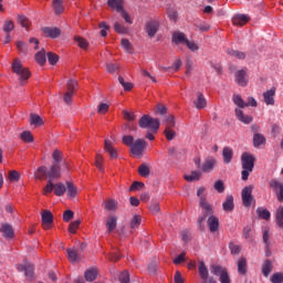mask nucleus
<instances>
[{
    "label": "nucleus",
    "instance_id": "nucleus-44",
    "mask_svg": "<svg viewBox=\"0 0 283 283\" xmlns=\"http://www.w3.org/2000/svg\"><path fill=\"white\" fill-rule=\"evenodd\" d=\"M238 271L240 275H247V259L241 258L238 261Z\"/></svg>",
    "mask_w": 283,
    "mask_h": 283
},
{
    "label": "nucleus",
    "instance_id": "nucleus-16",
    "mask_svg": "<svg viewBox=\"0 0 283 283\" xmlns=\"http://www.w3.org/2000/svg\"><path fill=\"white\" fill-rule=\"evenodd\" d=\"M210 233H216L220 229V219L216 216H210L207 220Z\"/></svg>",
    "mask_w": 283,
    "mask_h": 283
},
{
    "label": "nucleus",
    "instance_id": "nucleus-29",
    "mask_svg": "<svg viewBox=\"0 0 283 283\" xmlns=\"http://www.w3.org/2000/svg\"><path fill=\"white\" fill-rule=\"evenodd\" d=\"M222 156L224 165H229L231 160H233V149L230 147H224L222 150Z\"/></svg>",
    "mask_w": 283,
    "mask_h": 283
},
{
    "label": "nucleus",
    "instance_id": "nucleus-3",
    "mask_svg": "<svg viewBox=\"0 0 283 283\" xmlns=\"http://www.w3.org/2000/svg\"><path fill=\"white\" fill-rule=\"evenodd\" d=\"M139 127L142 129H150L153 134H157L158 129H160V120L158 118H153L149 115H144L139 119Z\"/></svg>",
    "mask_w": 283,
    "mask_h": 283
},
{
    "label": "nucleus",
    "instance_id": "nucleus-37",
    "mask_svg": "<svg viewBox=\"0 0 283 283\" xmlns=\"http://www.w3.org/2000/svg\"><path fill=\"white\" fill-rule=\"evenodd\" d=\"M30 125H34V127H41L44 125L43 118L36 114L30 115Z\"/></svg>",
    "mask_w": 283,
    "mask_h": 283
},
{
    "label": "nucleus",
    "instance_id": "nucleus-21",
    "mask_svg": "<svg viewBox=\"0 0 283 283\" xmlns=\"http://www.w3.org/2000/svg\"><path fill=\"white\" fill-rule=\"evenodd\" d=\"M107 6L111 10L122 12L125 6V0H107Z\"/></svg>",
    "mask_w": 283,
    "mask_h": 283
},
{
    "label": "nucleus",
    "instance_id": "nucleus-59",
    "mask_svg": "<svg viewBox=\"0 0 283 283\" xmlns=\"http://www.w3.org/2000/svg\"><path fill=\"white\" fill-rule=\"evenodd\" d=\"M114 30L117 34H127V28L118 22H115Z\"/></svg>",
    "mask_w": 283,
    "mask_h": 283
},
{
    "label": "nucleus",
    "instance_id": "nucleus-5",
    "mask_svg": "<svg viewBox=\"0 0 283 283\" xmlns=\"http://www.w3.org/2000/svg\"><path fill=\"white\" fill-rule=\"evenodd\" d=\"M147 148V142L145 139H137L134 142V144L130 146V154L135 158H140L143 156V151Z\"/></svg>",
    "mask_w": 283,
    "mask_h": 283
},
{
    "label": "nucleus",
    "instance_id": "nucleus-8",
    "mask_svg": "<svg viewBox=\"0 0 283 283\" xmlns=\"http://www.w3.org/2000/svg\"><path fill=\"white\" fill-rule=\"evenodd\" d=\"M242 169H248V171H253L255 167V157L249 153H243L241 156Z\"/></svg>",
    "mask_w": 283,
    "mask_h": 283
},
{
    "label": "nucleus",
    "instance_id": "nucleus-35",
    "mask_svg": "<svg viewBox=\"0 0 283 283\" xmlns=\"http://www.w3.org/2000/svg\"><path fill=\"white\" fill-rule=\"evenodd\" d=\"M216 167V159H206L201 166V170L207 174Z\"/></svg>",
    "mask_w": 283,
    "mask_h": 283
},
{
    "label": "nucleus",
    "instance_id": "nucleus-63",
    "mask_svg": "<svg viewBox=\"0 0 283 283\" xmlns=\"http://www.w3.org/2000/svg\"><path fill=\"white\" fill-rule=\"evenodd\" d=\"M81 226V220H75L69 226V233H76V229Z\"/></svg>",
    "mask_w": 283,
    "mask_h": 283
},
{
    "label": "nucleus",
    "instance_id": "nucleus-39",
    "mask_svg": "<svg viewBox=\"0 0 283 283\" xmlns=\"http://www.w3.org/2000/svg\"><path fill=\"white\" fill-rule=\"evenodd\" d=\"M52 8L55 14H63L65 10L63 8V0H53Z\"/></svg>",
    "mask_w": 283,
    "mask_h": 283
},
{
    "label": "nucleus",
    "instance_id": "nucleus-46",
    "mask_svg": "<svg viewBox=\"0 0 283 283\" xmlns=\"http://www.w3.org/2000/svg\"><path fill=\"white\" fill-rule=\"evenodd\" d=\"M21 140L23 143H34V137L32 136V133L30 130H24L20 134Z\"/></svg>",
    "mask_w": 283,
    "mask_h": 283
},
{
    "label": "nucleus",
    "instance_id": "nucleus-2",
    "mask_svg": "<svg viewBox=\"0 0 283 283\" xmlns=\"http://www.w3.org/2000/svg\"><path fill=\"white\" fill-rule=\"evenodd\" d=\"M11 70L13 74H17L19 77L20 84L25 85V81L30 78L31 73L28 67H23V64L21 63V60L15 59L13 63L11 64Z\"/></svg>",
    "mask_w": 283,
    "mask_h": 283
},
{
    "label": "nucleus",
    "instance_id": "nucleus-7",
    "mask_svg": "<svg viewBox=\"0 0 283 283\" xmlns=\"http://www.w3.org/2000/svg\"><path fill=\"white\" fill-rule=\"evenodd\" d=\"M243 207H251L253 202V186H247L241 191Z\"/></svg>",
    "mask_w": 283,
    "mask_h": 283
},
{
    "label": "nucleus",
    "instance_id": "nucleus-15",
    "mask_svg": "<svg viewBox=\"0 0 283 283\" xmlns=\"http://www.w3.org/2000/svg\"><path fill=\"white\" fill-rule=\"evenodd\" d=\"M0 233L3 234V238H6V240H12V238H14V229L9 223L1 224Z\"/></svg>",
    "mask_w": 283,
    "mask_h": 283
},
{
    "label": "nucleus",
    "instance_id": "nucleus-64",
    "mask_svg": "<svg viewBox=\"0 0 283 283\" xmlns=\"http://www.w3.org/2000/svg\"><path fill=\"white\" fill-rule=\"evenodd\" d=\"M118 280L120 283H129V272L127 271L120 272Z\"/></svg>",
    "mask_w": 283,
    "mask_h": 283
},
{
    "label": "nucleus",
    "instance_id": "nucleus-4",
    "mask_svg": "<svg viewBox=\"0 0 283 283\" xmlns=\"http://www.w3.org/2000/svg\"><path fill=\"white\" fill-rule=\"evenodd\" d=\"M78 90V82L75 80H69L66 83V92L64 94L63 101L66 105H72V96Z\"/></svg>",
    "mask_w": 283,
    "mask_h": 283
},
{
    "label": "nucleus",
    "instance_id": "nucleus-9",
    "mask_svg": "<svg viewBox=\"0 0 283 283\" xmlns=\"http://www.w3.org/2000/svg\"><path fill=\"white\" fill-rule=\"evenodd\" d=\"M18 271L19 273H24L27 280H34V265L32 263L24 262L18 265Z\"/></svg>",
    "mask_w": 283,
    "mask_h": 283
},
{
    "label": "nucleus",
    "instance_id": "nucleus-13",
    "mask_svg": "<svg viewBox=\"0 0 283 283\" xmlns=\"http://www.w3.org/2000/svg\"><path fill=\"white\" fill-rule=\"evenodd\" d=\"M160 24L156 20H150L146 23V32L149 39H154V36H156V33L158 32Z\"/></svg>",
    "mask_w": 283,
    "mask_h": 283
},
{
    "label": "nucleus",
    "instance_id": "nucleus-49",
    "mask_svg": "<svg viewBox=\"0 0 283 283\" xmlns=\"http://www.w3.org/2000/svg\"><path fill=\"white\" fill-rule=\"evenodd\" d=\"M118 82L122 84L125 92H132V90H134V84L132 82H125V78H123V76L118 77Z\"/></svg>",
    "mask_w": 283,
    "mask_h": 283
},
{
    "label": "nucleus",
    "instance_id": "nucleus-60",
    "mask_svg": "<svg viewBox=\"0 0 283 283\" xmlns=\"http://www.w3.org/2000/svg\"><path fill=\"white\" fill-rule=\"evenodd\" d=\"M95 166L97 167L98 171H104L103 168V155L97 154L95 157Z\"/></svg>",
    "mask_w": 283,
    "mask_h": 283
},
{
    "label": "nucleus",
    "instance_id": "nucleus-61",
    "mask_svg": "<svg viewBox=\"0 0 283 283\" xmlns=\"http://www.w3.org/2000/svg\"><path fill=\"white\" fill-rule=\"evenodd\" d=\"M118 207V203H116L115 200H108L105 203V209H107V211H116V208Z\"/></svg>",
    "mask_w": 283,
    "mask_h": 283
},
{
    "label": "nucleus",
    "instance_id": "nucleus-32",
    "mask_svg": "<svg viewBox=\"0 0 283 283\" xmlns=\"http://www.w3.org/2000/svg\"><path fill=\"white\" fill-rule=\"evenodd\" d=\"M86 282H94L98 277V271L96 269L86 270L84 273Z\"/></svg>",
    "mask_w": 283,
    "mask_h": 283
},
{
    "label": "nucleus",
    "instance_id": "nucleus-6",
    "mask_svg": "<svg viewBox=\"0 0 283 283\" xmlns=\"http://www.w3.org/2000/svg\"><path fill=\"white\" fill-rule=\"evenodd\" d=\"M199 276L201 279V283H218L213 276H209V269L203 261H199Z\"/></svg>",
    "mask_w": 283,
    "mask_h": 283
},
{
    "label": "nucleus",
    "instance_id": "nucleus-30",
    "mask_svg": "<svg viewBox=\"0 0 283 283\" xmlns=\"http://www.w3.org/2000/svg\"><path fill=\"white\" fill-rule=\"evenodd\" d=\"M226 52L227 54H229V56H232L233 59H239L240 61H244V59H247V53L238 50L227 49Z\"/></svg>",
    "mask_w": 283,
    "mask_h": 283
},
{
    "label": "nucleus",
    "instance_id": "nucleus-62",
    "mask_svg": "<svg viewBox=\"0 0 283 283\" xmlns=\"http://www.w3.org/2000/svg\"><path fill=\"white\" fill-rule=\"evenodd\" d=\"M164 134H165L167 140H174L176 138V130H174L171 128H166L164 130Z\"/></svg>",
    "mask_w": 283,
    "mask_h": 283
},
{
    "label": "nucleus",
    "instance_id": "nucleus-45",
    "mask_svg": "<svg viewBox=\"0 0 283 283\" xmlns=\"http://www.w3.org/2000/svg\"><path fill=\"white\" fill-rule=\"evenodd\" d=\"M201 176H202V172L195 170V171H191L190 175H186L185 180H187L188 182H193L195 180H200Z\"/></svg>",
    "mask_w": 283,
    "mask_h": 283
},
{
    "label": "nucleus",
    "instance_id": "nucleus-52",
    "mask_svg": "<svg viewBox=\"0 0 283 283\" xmlns=\"http://www.w3.org/2000/svg\"><path fill=\"white\" fill-rule=\"evenodd\" d=\"M196 30H200L201 32H209L211 30V25L207 22L195 23Z\"/></svg>",
    "mask_w": 283,
    "mask_h": 283
},
{
    "label": "nucleus",
    "instance_id": "nucleus-38",
    "mask_svg": "<svg viewBox=\"0 0 283 283\" xmlns=\"http://www.w3.org/2000/svg\"><path fill=\"white\" fill-rule=\"evenodd\" d=\"M53 191L55 196L61 197L65 195V191H67V188L65 187V185H63V182H57V184H54Z\"/></svg>",
    "mask_w": 283,
    "mask_h": 283
},
{
    "label": "nucleus",
    "instance_id": "nucleus-33",
    "mask_svg": "<svg viewBox=\"0 0 283 283\" xmlns=\"http://www.w3.org/2000/svg\"><path fill=\"white\" fill-rule=\"evenodd\" d=\"M253 145L254 147H262V145H266V137L262 134H254Z\"/></svg>",
    "mask_w": 283,
    "mask_h": 283
},
{
    "label": "nucleus",
    "instance_id": "nucleus-10",
    "mask_svg": "<svg viewBox=\"0 0 283 283\" xmlns=\"http://www.w3.org/2000/svg\"><path fill=\"white\" fill-rule=\"evenodd\" d=\"M52 224H54V214H52V211L44 210L42 212V227L46 231L52 229Z\"/></svg>",
    "mask_w": 283,
    "mask_h": 283
},
{
    "label": "nucleus",
    "instance_id": "nucleus-19",
    "mask_svg": "<svg viewBox=\"0 0 283 283\" xmlns=\"http://www.w3.org/2000/svg\"><path fill=\"white\" fill-rule=\"evenodd\" d=\"M199 207H201V209H203L205 218H207L208 216H213V208L211 207V205L209 202H207L206 198L201 197Z\"/></svg>",
    "mask_w": 283,
    "mask_h": 283
},
{
    "label": "nucleus",
    "instance_id": "nucleus-51",
    "mask_svg": "<svg viewBox=\"0 0 283 283\" xmlns=\"http://www.w3.org/2000/svg\"><path fill=\"white\" fill-rule=\"evenodd\" d=\"M166 129H169L171 127H176V117L174 115H168L165 120Z\"/></svg>",
    "mask_w": 283,
    "mask_h": 283
},
{
    "label": "nucleus",
    "instance_id": "nucleus-27",
    "mask_svg": "<svg viewBox=\"0 0 283 283\" xmlns=\"http://www.w3.org/2000/svg\"><path fill=\"white\" fill-rule=\"evenodd\" d=\"M232 101L234 105H237V109H244V107H249V104H247V102H244V99H242V96L239 94H234L232 96Z\"/></svg>",
    "mask_w": 283,
    "mask_h": 283
},
{
    "label": "nucleus",
    "instance_id": "nucleus-47",
    "mask_svg": "<svg viewBox=\"0 0 283 283\" xmlns=\"http://www.w3.org/2000/svg\"><path fill=\"white\" fill-rule=\"evenodd\" d=\"M2 30L6 34H10V32L14 30V22H12V20H4Z\"/></svg>",
    "mask_w": 283,
    "mask_h": 283
},
{
    "label": "nucleus",
    "instance_id": "nucleus-54",
    "mask_svg": "<svg viewBox=\"0 0 283 283\" xmlns=\"http://www.w3.org/2000/svg\"><path fill=\"white\" fill-rule=\"evenodd\" d=\"M138 174H139V176H142L143 178H147V176H149V174H150V170H149V168H148L147 165L143 164V165H140L139 168H138Z\"/></svg>",
    "mask_w": 283,
    "mask_h": 283
},
{
    "label": "nucleus",
    "instance_id": "nucleus-57",
    "mask_svg": "<svg viewBox=\"0 0 283 283\" xmlns=\"http://www.w3.org/2000/svg\"><path fill=\"white\" fill-rule=\"evenodd\" d=\"M270 281L272 283H283V273L282 272H276L271 275Z\"/></svg>",
    "mask_w": 283,
    "mask_h": 283
},
{
    "label": "nucleus",
    "instance_id": "nucleus-56",
    "mask_svg": "<svg viewBox=\"0 0 283 283\" xmlns=\"http://www.w3.org/2000/svg\"><path fill=\"white\" fill-rule=\"evenodd\" d=\"M46 56L50 65H56L59 63V55L56 53L49 52Z\"/></svg>",
    "mask_w": 283,
    "mask_h": 283
},
{
    "label": "nucleus",
    "instance_id": "nucleus-42",
    "mask_svg": "<svg viewBox=\"0 0 283 283\" xmlns=\"http://www.w3.org/2000/svg\"><path fill=\"white\" fill-rule=\"evenodd\" d=\"M276 224L280 229H283V206H280L275 213Z\"/></svg>",
    "mask_w": 283,
    "mask_h": 283
},
{
    "label": "nucleus",
    "instance_id": "nucleus-25",
    "mask_svg": "<svg viewBox=\"0 0 283 283\" xmlns=\"http://www.w3.org/2000/svg\"><path fill=\"white\" fill-rule=\"evenodd\" d=\"M193 105L197 109H205L207 107V98L202 93L197 94V99L193 101Z\"/></svg>",
    "mask_w": 283,
    "mask_h": 283
},
{
    "label": "nucleus",
    "instance_id": "nucleus-24",
    "mask_svg": "<svg viewBox=\"0 0 283 283\" xmlns=\"http://www.w3.org/2000/svg\"><path fill=\"white\" fill-rule=\"evenodd\" d=\"M261 271L264 277H269L271 275V272L273 271V261L265 260L262 264Z\"/></svg>",
    "mask_w": 283,
    "mask_h": 283
},
{
    "label": "nucleus",
    "instance_id": "nucleus-12",
    "mask_svg": "<svg viewBox=\"0 0 283 283\" xmlns=\"http://www.w3.org/2000/svg\"><path fill=\"white\" fill-rule=\"evenodd\" d=\"M234 114L237 119L243 123V125H251V123H253V116L245 115L242 108H235Z\"/></svg>",
    "mask_w": 283,
    "mask_h": 283
},
{
    "label": "nucleus",
    "instance_id": "nucleus-41",
    "mask_svg": "<svg viewBox=\"0 0 283 283\" xmlns=\"http://www.w3.org/2000/svg\"><path fill=\"white\" fill-rule=\"evenodd\" d=\"M66 191L69 198H76V193H78L76 186H74V184L70 181H66Z\"/></svg>",
    "mask_w": 283,
    "mask_h": 283
},
{
    "label": "nucleus",
    "instance_id": "nucleus-22",
    "mask_svg": "<svg viewBox=\"0 0 283 283\" xmlns=\"http://www.w3.org/2000/svg\"><path fill=\"white\" fill-rule=\"evenodd\" d=\"M270 238H271V233L269 232V229L265 228L263 230V243H264V247H265L266 258H270V255H271V242L269 241Z\"/></svg>",
    "mask_w": 283,
    "mask_h": 283
},
{
    "label": "nucleus",
    "instance_id": "nucleus-28",
    "mask_svg": "<svg viewBox=\"0 0 283 283\" xmlns=\"http://www.w3.org/2000/svg\"><path fill=\"white\" fill-rule=\"evenodd\" d=\"M233 25H247L249 23V18L245 14H238L232 19Z\"/></svg>",
    "mask_w": 283,
    "mask_h": 283
},
{
    "label": "nucleus",
    "instance_id": "nucleus-58",
    "mask_svg": "<svg viewBox=\"0 0 283 283\" xmlns=\"http://www.w3.org/2000/svg\"><path fill=\"white\" fill-rule=\"evenodd\" d=\"M75 41L77 42L78 48H82V50H87L88 43L87 40L81 38V36H75Z\"/></svg>",
    "mask_w": 283,
    "mask_h": 283
},
{
    "label": "nucleus",
    "instance_id": "nucleus-34",
    "mask_svg": "<svg viewBox=\"0 0 283 283\" xmlns=\"http://www.w3.org/2000/svg\"><path fill=\"white\" fill-rule=\"evenodd\" d=\"M210 273H212V275H217L220 277L221 275L227 273V268H224L222 265H211Z\"/></svg>",
    "mask_w": 283,
    "mask_h": 283
},
{
    "label": "nucleus",
    "instance_id": "nucleus-53",
    "mask_svg": "<svg viewBox=\"0 0 283 283\" xmlns=\"http://www.w3.org/2000/svg\"><path fill=\"white\" fill-rule=\"evenodd\" d=\"M122 48H124V50L128 54H133L134 53V49L132 48V43L127 39H122Z\"/></svg>",
    "mask_w": 283,
    "mask_h": 283
},
{
    "label": "nucleus",
    "instance_id": "nucleus-55",
    "mask_svg": "<svg viewBox=\"0 0 283 283\" xmlns=\"http://www.w3.org/2000/svg\"><path fill=\"white\" fill-rule=\"evenodd\" d=\"M18 23L28 30L30 28V20L25 15H18Z\"/></svg>",
    "mask_w": 283,
    "mask_h": 283
},
{
    "label": "nucleus",
    "instance_id": "nucleus-43",
    "mask_svg": "<svg viewBox=\"0 0 283 283\" xmlns=\"http://www.w3.org/2000/svg\"><path fill=\"white\" fill-rule=\"evenodd\" d=\"M35 61L39 65H45L48 59L45 57V49H42L35 54Z\"/></svg>",
    "mask_w": 283,
    "mask_h": 283
},
{
    "label": "nucleus",
    "instance_id": "nucleus-20",
    "mask_svg": "<svg viewBox=\"0 0 283 283\" xmlns=\"http://www.w3.org/2000/svg\"><path fill=\"white\" fill-rule=\"evenodd\" d=\"M171 42L175 45H180V43H187V35L184 32L175 31L172 32Z\"/></svg>",
    "mask_w": 283,
    "mask_h": 283
},
{
    "label": "nucleus",
    "instance_id": "nucleus-1",
    "mask_svg": "<svg viewBox=\"0 0 283 283\" xmlns=\"http://www.w3.org/2000/svg\"><path fill=\"white\" fill-rule=\"evenodd\" d=\"M34 177L36 180H43V178H48L49 180H59V178H61V166L53 164L50 169L45 166H41L36 169Z\"/></svg>",
    "mask_w": 283,
    "mask_h": 283
},
{
    "label": "nucleus",
    "instance_id": "nucleus-40",
    "mask_svg": "<svg viewBox=\"0 0 283 283\" xmlns=\"http://www.w3.org/2000/svg\"><path fill=\"white\" fill-rule=\"evenodd\" d=\"M256 214L261 220H271V212L265 208L259 207L256 209Z\"/></svg>",
    "mask_w": 283,
    "mask_h": 283
},
{
    "label": "nucleus",
    "instance_id": "nucleus-48",
    "mask_svg": "<svg viewBox=\"0 0 283 283\" xmlns=\"http://www.w3.org/2000/svg\"><path fill=\"white\" fill-rule=\"evenodd\" d=\"M140 222H143V218L138 214H135L130 220V229H138L140 227Z\"/></svg>",
    "mask_w": 283,
    "mask_h": 283
},
{
    "label": "nucleus",
    "instance_id": "nucleus-50",
    "mask_svg": "<svg viewBox=\"0 0 283 283\" xmlns=\"http://www.w3.org/2000/svg\"><path fill=\"white\" fill-rule=\"evenodd\" d=\"M8 179L10 182H19V180H21V175L17 170H10Z\"/></svg>",
    "mask_w": 283,
    "mask_h": 283
},
{
    "label": "nucleus",
    "instance_id": "nucleus-23",
    "mask_svg": "<svg viewBox=\"0 0 283 283\" xmlns=\"http://www.w3.org/2000/svg\"><path fill=\"white\" fill-rule=\"evenodd\" d=\"M67 259L72 263L81 262V252L76 249H67Z\"/></svg>",
    "mask_w": 283,
    "mask_h": 283
},
{
    "label": "nucleus",
    "instance_id": "nucleus-17",
    "mask_svg": "<svg viewBox=\"0 0 283 283\" xmlns=\"http://www.w3.org/2000/svg\"><path fill=\"white\" fill-rule=\"evenodd\" d=\"M275 92L276 88L272 87L271 90L263 93V99L265 105H275Z\"/></svg>",
    "mask_w": 283,
    "mask_h": 283
},
{
    "label": "nucleus",
    "instance_id": "nucleus-31",
    "mask_svg": "<svg viewBox=\"0 0 283 283\" xmlns=\"http://www.w3.org/2000/svg\"><path fill=\"white\" fill-rule=\"evenodd\" d=\"M117 220L118 219L116 218V216H112V217L107 218L106 229H107L108 233H112V231H114V229H116Z\"/></svg>",
    "mask_w": 283,
    "mask_h": 283
},
{
    "label": "nucleus",
    "instance_id": "nucleus-11",
    "mask_svg": "<svg viewBox=\"0 0 283 283\" xmlns=\"http://www.w3.org/2000/svg\"><path fill=\"white\" fill-rule=\"evenodd\" d=\"M270 187L276 193L279 202H283V184H282V181H277V179H272L270 181Z\"/></svg>",
    "mask_w": 283,
    "mask_h": 283
},
{
    "label": "nucleus",
    "instance_id": "nucleus-14",
    "mask_svg": "<svg viewBox=\"0 0 283 283\" xmlns=\"http://www.w3.org/2000/svg\"><path fill=\"white\" fill-rule=\"evenodd\" d=\"M42 32L45 36H48L49 39H59V36H61V29L54 27H44L42 29Z\"/></svg>",
    "mask_w": 283,
    "mask_h": 283
},
{
    "label": "nucleus",
    "instance_id": "nucleus-36",
    "mask_svg": "<svg viewBox=\"0 0 283 283\" xmlns=\"http://www.w3.org/2000/svg\"><path fill=\"white\" fill-rule=\"evenodd\" d=\"M105 151L109 154L111 158H118V153L116 151V148L112 146V142L105 140Z\"/></svg>",
    "mask_w": 283,
    "mask_h": 283
},
{
    "label": "nucleus",
    "instance_id": "nucleus-18",
    "mask_svg": "<svg viewBox=\"0 0 283 283\" xmlns=\"http://www.w3.org/2000/svg\"><path fill=\"white\" fill-rule=\"evenodd\" d=\"M235 82L241 87H247L249 80L247 78V71L240 70L235 73Z\"/></svg>",
    "mask_w": 283,
    "mask_h": 283
},
{
    "label": "nucleus",
    "instance_id": "nucleus-26",
    "mask_svg": "<svg viewBox=\"0 0 283 283\" xmlns=\"http://www.w3.org/2000/svg\"><path fill=\"white\" fill-rule=\"evenodd\" d=\"M223 211H227L228 213H231L233 211L235 205L233 203V196L229 195L226 198V201L222 203Z\"/></svg>",
    "mask_w": 283,
    "mask_h": 283
}]
</instances>
